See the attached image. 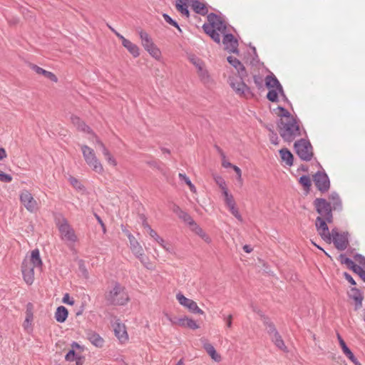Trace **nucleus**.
I'll return each instance as SVG.
<instances>
[{
	"instance_id": "f257e3e1",
	"label": "nucleus",
	"mask_w": 365,
	"mask_h": 365,
	"mask_svg": "<svg viewBox=\"0 0 365 365\" xmlns=\"http://www.w3.org/2000/svg\"><path fill=\"white\" fill-rule=\"evenodd\" d=\"M274 111L277 116L280 118L278 130L284 140L292 142L301 135L302 130L299 123L294 115L280 106L277 107Z\"/></svg>"
},
{
	"instance_id": "f03ea898",
	"label": "nucleus",
	"mask_w": 365,
	"mask_h": 365,
	"mask_svg": "<svg viewBox=\"0 0 365 365\" xmlns=\"http://www.w3.org/2000/svg\"><path fill=\"white\" fill-rule=\"evenodd\" d=\"M42 266V260L38 249L31 252L29 256H26L21 265V272L24 282L31 285L35 279V269H40Z\"/></svg>"
},
{
	"instance_id": "7ed1b4c3",
	"label": "nucleus",
	"mask_w": 365,
	"mask_h": 365,
	"mask_svg": "<svg viewBox=\"0 0 365 365\" xmlns=\"http://www.w3.org/2000/svg\"><path fill=\"white\" fill-rule=\"evenodd\" d=\"M204 31L215 42H220V34L226 29V26L221 18L216 14H210L207 16V23L202 26Z\"/></svg>"
},
{
	"instance_id": "20e7f679",
	"label": "nucleus",
	"mask_w": 365,
	"mask_h": 365,
	"mask_svg": "<svg viewBox=\"0 0 365 365\" xmlns=\"http://www.w3.org/2000/svg\"><path fill=\"white\" fill-rule=\"evenodd\" d=\"M83 160L86 165L95 173L102 175L105 172L104 166L95 150L86 144L80 145Z\"/></svg>"
},
{
	"instance_id": "39448f33",
	"label": "nucleus",
	"mask_w": 365,
	"mask_h": 365,
	"mask_svg": "<svg viewBox=\"0 0 365 365\" xmlns=\"http://www.w3.org/2000/svg\"><path fill=\"white\" fill-rule=\"evenodd\" d=\"M138 35L142 46L145 51L155 60L160 61L163 58L162 52L158 46L154 43L149 34L140 29L138 31Z\"/></svg>"
},
{
	"instance_id": "423d86ee",
	"label": "nucleus",
	"mask_w": 365,
	"mask_h": 365,
	"mask_svg": "<svg viewBox=\"0 0 365 365\" xmlns=\"http://www.w3.org/2000/svg\"><path fill=\"white\" fill-rule=\"evenodd\" d=\"M106 299L113 305H124L129 301L125 289L118 284H114L106 294Z\"/></svg>"
},
{
	"instance_id": "0eeeda50",
	"label": "nucleus",
	"mask_w": 365,
	"mask_h": 365,
	"mask_svg": "<svg viewBox=\"0 0 365 365\" xmlns=\"http://www.w3.org/2000/svg\"><path fill=\"white\" fill-rule=\"evenodd\" d=\"M314 205L317 213L319 215L318 217L324 218L329 223L332 222L333 208L331 207L330 203H329L325 199L317 198L314 201Z\"/></svg>"
},
{
	"instance_id": "6e6552de",
	"label": "nucleus",
	"mask_w": 365,
	"mask_h": 365,
	"mask_svg": "<svg viewBox=\"0 0 365 365\" xmlns=\"http://www.w3.org/2000/svg\"><path fill=\"white\" fill-rule=\"evenodd\" d=\"M19 200L21 205L29 212H35L38 210V203L34 197L31 191L23 189L19 193Z\"/></svg>"
},
{
	"instance_id": "1a4fd4ad",
	"label": "nucleus",
	"mask_w": 365,
	"mask_h": 365,
	"mask_svg": "<svg viewBox=\"0 0 365 365\" xmlns=\"http://www.w3.org/2000/svg\"><path fill=\"white\" fill-rule=\"evenodd\" d=\"M57 226L60 232L61 238L63 240L70 243L77 242L78 237L66 220L62 219L60 220Z\"/></svg>"
},
{
	"instance_id": "9d476101",
	"label": "nucleus",
	"mask_w": 365,
	"mask_h": 365,
	"mask_svg": "<svg viewBox=\"0 0 365 365\" xmlns=\"http://www.w3.org/2000/svg\"><path fill=\"white\" fill-rule=\"evenodd\" d=\"M91 137L92 143L98 145L102 148V153L107 165L111 168H116L118 165V161L114 155L95 133H91Z\"/></svg>"
},
{
	"instance_id": "9b49d317",
	"label": "nucleus",
	"mask_w": 365,
	"mask_h": 365,
	"mask_svg": "<svg viewBox=\"0 0 365 365\" xmlns=\"http://www.w3.org/2000/svg\"><path fill=\"white\" fill-rule=\"evenodd\" d=\"M230 84L235 93L242 97L250 98L252 96L250 88L239 76H232L230 78Z\"/></svg>"
},
{
	"instance_id": "f8f14e48",
	"label": "nucleus",
	"mask_w": 365,
	"mask_h": 365,
	"mask_svg": "<svg viewBox=\"0 0 365 365\" xmlns=\"http://www.w3.org/2000/svg\"><path fill=\"white\" fill-rule=\"evenodd\" d=\"M294 148L298 156L304 160H310L312 155V147L309 142L300 140L294 143Z\"/></svg>"
},
{
	"instance_id": "ddd939ff",
	"label": "nucleus",
	"mask_w": 365,
	"mask_h": 365,
	"mask_svg": "<svg viewBox=\"0 0 365 365\" xmlns=\"http://www.w3.org/2000/svg\"><path fill=\"white\" fill-rule=\"evenodd\" d=\"M176 299L178 303L190 312L198 314H204V312L200 309L197 304L192 299L186 297L184 294L179 292L176 294Z\"/></svg>"
},
{
	"instance_id": "4468645a",
	"label": "nucleus",
	"mask_w": 365,
	"mask_h": 365,
	"mask_svg": "<svg viewBox=\"0 0 365 365\" xmlns=\"http://www.w3.org/2000/svg\"><path fill=\"white\" fill-rule=\"evenodd\" d=\"M110 29L119 38V40H120L122 46L128 51V52L133 58H138L140 55V49L136 43L132 42L130 40L124 37L114 29L111 27H110Z\"/></svg>"
},
{
	"instance_id": "2eb2a0df",
	"label": "nucleus",
	"mask_w": 365,
	"mask_h": 365,
	"mask_svg": "<svg viewBox=\"0 0 365 365\" xmlns=\"http://www.w3.org/2000/svg\"><path fill=\"white\" fill-rule=\"evenodd\" d=\"M112 327L114 334L119 342L122 344L128 343L129 341V335L127 331L126 325L120 319H116L113 322Z\"/></svg>"
},
{
	"instance_id": "dca6fc26",
	"label": "nucleus",
	"mask_w": 365,
	"mask_h": 365,
	"mask_svg": "<svg viewBox=\"0 0 365 365\" xmlns=\"http://www.w3.org/2000/svg\"><path fill=\"white\" fill-rule=\"evenodd\" d=\"M327 223H329L324 218L317 217L315 222V226L319 235L327 243L331 242V233L329 230Z\"/></svg>"
},
{
	"instance_id": "f3484780",
	"label": "nucleus",
	"mask_w": 365,
	"mask_h": 365,
	"mask_svg": "<svg viewBox=\"0 0 365 365\" xmlns=\"http://www.w3.org/2000/svg\"><path fill=\"white\" fill-rule=\"evenodd\" d=\"M224 197V200L226 207L230 210L231 214L235 216L238 220L242 221V217L240 215L239 210L237 207L234 196L230 192L229 190L222 193Z\"/></svg>"
},
{
	"instance_id": "a211bd4d",
	"label": "nucleus",
	"mask_w": 365,
	"mask_h": 365,
	"mask_svg": "<svg viewBox=\"0 0 365 365\" xmlns=\"http://www.w3.org/2000/svg\"><path fill=\"white\" fill-rule=\"evenodd\" d=\"M167 317L173 325L179 326L182 328H188L192 330L200 328V325L197 322L187 316H184L178 320H173L168 314Z\"/></svg>"
},
{
	"instance_id": "6ab92c4d",
	"label": "nucleus",
	"mask_w": 365,
	"mask_h": 365,
	"mask_svg": "<svg viewBox=\"0 0 365 365\" xmlns=\"http://www.w3.org/2000/svg\"><path fill=\"white\" fill-rule=\"evenodd\" d=\"M34 307L32 303H28L26 307L25 319L23 322L22 327L27 332L33 331V322L34 319Z\"/></svg>"
},
{
	"instance_id": "aec40b11",
	"label": "nucleus",
	"mask_w": 365,
	"mask_h": 365,
	"mask_svg": "<svg viewBox=\"0 0 365 365\" xmlns=\"http://www.w3.org/2000/svg\"><path fill=\"white\" fill-rule=\"evenodd\" d=\"M184 216V219L187 220L190 225L192 226V231L197 235L204 242L207 244H210L212 242V239L210 235L205 232L199 225H197L194 221L191 219V217L187 215L186 213L182 212Z\"/></svg>"
},
{
	"instance_id": "412c9836",
	"label": "nucleus",
	"mask_w": 365,
	"mask_h": 365,
	"mask_svg": "<svg viewBox=\"0 0 365 365\" xmlns=\"http://www.w3.org/2000/svg\"><path fill=\"white\" fill-rule=\"evenodd\" d=\"M267 331L269 334L272 341L281 350H286L287 347L282 340L281 336L277 331L275 327L272 324H269L267 327Z\"/></svg>"
},
{
	"instance_id": "4be33fe9",
	"label": "nucleus",
	"mask_w": 365,
	"mask_h": 365,
	"mask_svg": "<svg viewBox=\"0 0 365 365\" xmlns=\"http://www.w3.org/2000/svg\"><path fill=\"white\" fill-rule=\"evenodd\" d=\"M331 242L333 241L335 247L339 250H344L347 247V240L346 237L339 234L336 230H332L331 233Z\"/></svg>"
},
{
	"instance_id": "5701e85b",
	"label": "nucleus",
	"mask_w": 365,
	"mask_h": 365,
	"mask_svg": "<svg viewBox=\"0 0 365 365\" xmlns=\"http://www.w3.org/2000/svg\"><path fill=\"white\" fill-rule=\"evenodd\" d=\"M29 68L37 75H39V76H44L46 78L48 79L49 81H51V82L53 83H57L58 81V77L56 76V74H54L53 73L51 72V71H46L45 69H43V68L36 65V64H34V63H31L29 65Z\"/></svg>"
},
{
	"instance_id": "b1692460",
	"label": "nucleus",
	"mask_w": 365,
	"mask_h": 365,
	"mask_svg": "<svg viewBox=\"0 0 365 365\" xmlns=\"http://www.w3.org/2000/svg\"><path fill=\"white\" fill-rule=\"evenodd\" d=\"M71 120L73 125H75L78 130L88 134V139L92 143L91 133H94L91 130L90 127L86 125V123L76 115H72L71 117Z\"/></svg>"
},
{
	"instance_id": "393cba45",
	"label": "nucleus",
	"mask_w": 365,
	"mask_h": 365,
	"mask_svg": "<svg viewBox=\"0 0 365 365\" xmlns=\"http://www.w3.org/2000/svg\"><path fill=\"white\" fill-rule=\"evenodd\" d=\"M314 182L317 187L322 192H326L329 187V180L326 175L321 173L314 176Z\"/></svg>"
},
{
	"instance_id": "a878e982",
	"label": "nucleus",
	"mask_w": 365,
	"mask_h": 365,
	"mask_svg": "<svg viewBox=\"0 0 365 365\" xmlns=\"http://www.w3.org/2000/svg\"><path fill=\"white\" fill-rule=\"evenodd\" d=\"M87 339L94 346L97 348H102L104 346V339L96 331H88L87 334Z\"/></svg>"
},
{
	"instance_id": "bb28decb",
	"label": "nucleus",
	"mask_w": 365,
	"mask_h": 365,
	"mask_svg": "<svg viewBox=\"0 0 365 365\" xmlns=\"http://www.w3.org/2000/svg\"><path fill=\"white\" fill-rule=\"evenodd\" d=\"M203 349L215 362L219 363L222 361L221 354L217 351V350L212 344L209 342L204 343Z\"/></svg>"
},
{
	"instance_id": "cd10ccee",
	"label": "nucleus",
	"mask_w": 365,
	"mask_h": 365,
	"mask_svg": "<svg viewBox=\"0 0 365 365\" xmlns=\"http://www.w3.org/2000/svg\"><path fill=\"white\" fill-rule=\"evenodd\" d=\"M130 250L134 255L143 263L145 264V259L148 258L145 255V252L143 247L138 242H136L130 245Z\"/></svg>"
},
{
	"instance_id": "c85d7f7f",
	"label": "nucleus",
	"mask_w": 365,
	"mask_h": 365,
	"mask_svg": "<svg viewBox=\"0 0 365 365\" xmlns=\"http://www.w3.org/2000/svg\"><path fill=\"white\" fill-rule=\"evenodd\" d=\"M65 359L67 361H76V365H83L84 357L81 356V353L76 352L75 350H69L65 356Z\"/></svg>"
},
{
	"instance_id": "c756f323",
	"label": "nucleus",
	"mask_w": 365,
	"mask_h": 365,
	"mask_svg": "<svg viewBox=\"0 0 365 365\" xmlns=\"http://www.w3.org/2000/svg\"><path fill=\"white\" fill-rule=\"evenodd\" d=\"M223 43L225 46V49L228 51L234 53L237 51V41L232 34H227L224 36Z\"/></svg>"
},
{
	"instance_id": "7c9ffc66",
	"label": "nucleus",
	"mask_w": 365,
	"mask_h": 365,
	"mask_svg": "<svg viewBox=\"0 0 365 365\" xmlns=\"http://www.w3.org/2000/svg\"><path fill=\"white\" fill-rule=\"evenodd\" d=\"M68 309L63 306H60L56 309L54 317L58 322L63 323L68 318Z\"/></svg>"
},
{
	"instance_id": "2f4dec72",
	"label": "nucleus",
	"mask_w": 365,
	"mask_h": 365,
	"mask_svg": "<svg viewBox=\"0 0 365 365\" xmlns=\"http://www.w3.org/2000/svg\"><path fill=\"white\" fill-rule=\"evenodd\" d=\"M265 85L269 90L282 88L279 81L273 75H269L266 77Z\"/></svg>"
},
{
	"instance_id": "473e14b6",
	"label": "nucleus",
	"mask_w": 365,
	"mask_h": 365,
	"mask_svg": "<svg viewBox=\"0 0 365 365\" xmlns=\"http://www.w3.org/2000/svg\"><path fill=\"white\" fill-rule=\"evenodd\" d=\"M349 297L353 299L356 304V309L360 308L362 305L363 297L357 289H351Z\"/></svg>"
},
{
	"instance_id": "72a5a7b5",
	"label": "nucleus",
	"mask_w": 365,
	"mask_h": 365,
	"mask_svg": "<svg viewBox=\"0 0 365 365\" xmlns=\"http://www.w3.org/2000/svg\"><path fill=\"white\" fill-rule=\"evenodd\" d=\"M284 96L282 88L269 90L267 97L272 102H277L279 96Z\"/></svg>"
},
{
	"instance_id": "f704fd0d",
	"label": "nucleus",
	"mask_w": 365,
	"mask_h": 365,
	"mask_svg": "<svg viewBox=\"0 0 365 365\" xmlns=\"http://www.w3.org/2000/svg\"><path fill=\"white\" fill-rule=\"evenodd\" d=\"M329 203L333 210L341 208V202L338 194L333 192L329 196Z\"/></svg>"
},
{
	"instance_id": "c9c22d12",
	"label": "nucleus",
	"mask_w": 365,
	"mask_h": 365,
	"mask_svg": "<svg viewBox=\"0 0 365 365\" xmlns=\"http://www.w3.org/2000/svg\"><path fill=\"white\" fill-rule=\"evenodd\" d=\"M279 154L282 160L286 163L287 165L293 164V155L287 149H282L279 150Z\"/></svg>"
},
{
	"instance_id": "e433bc0d",
	"label": "nucleus",
	"mask_w": 365,
	"mask_h": 365,
	"mask_svg": "<svg viewBox=\"0 0 365 365\" xmlns=\"http://www.w3.org/2000/svg\"><path fill=\"white\" fill-rule=\"evenodd\" d=\"M191 7L194 9L195 11L200 14H205L207 12V9L205 4L197 0H193Z\"/></svg>"
},
{
	"instance_id": "4c0bfd02",
	"label": "nucleus",
	"mask_w": 365,
	"mask_h": 365,
	"mask_svg": "<svg viewBox=\"0 0 365 365\" xmlns=\"http://www.w3.org/2000/svg\"><path fill=\"white\" fill-rule=\"evenodd\" d=\"M227 61L237 70L240 75H243L242 71L245 70L244 66L237 58L232 56H229L227 57Z\"/></svg>"
},
{
	"instance_id": "58836bf2",
	"label": "nucleus",
	"mask_w": 365,
	"mask_h": 365,
	"mask_svg": "<svg viewBox=\"0 0 365 365\" xmlns=\"http://www.w3.org/2000/svg\"><path fill=\"white\" fill-rule=\"evenodd\" d=\"M178 177L182 181L185 182V183L189 187V188L192 192H193V193L197 192L195 186L192 183L190 178L185 174L180 173L178 174Z\"/></svg>"
},
{
	"instance_id": "ea45409f",
	"label": "nucleus",
	"mask_w": 365,
	"mask_h": 365,
	"mask_svg": "<svg viewBox=\"0 0 365 365\" xmlns=\"http://www.w3.org/2000/svg\"><path fill=\"white\" fill-rule=\"evenodd\" d=\"M215 183L220 187L222 193L228 190V187L227 186L226 182L225 180L220 176H216L214 178Z\"/></svg>"
},
{
	"instance_id": "a19ab883",
	"label": "nucleus",
	"mask_w": 365,
	"mask_h": 365,
	"mask_svg": "<svg viewBox=\"0 0 365 365\" xmlns=\"http://www.w3.org/2000/svg\"><path fill=\"white\" fill-rule=\"evenodd\" d=\"M68 182L76 190H81L83 189V186L81 182L77 178L73 176L69 177Z\"/></svg>"
},
{
	"instance_id": "79ce46f5",
	"label": "nucleus",
	"mask_w": 365,
	"mask_h": 365,
	"mask_svg": "<svg viewBox=\"0 0 365 365\" xmlns=\"http://www.w3.org/2000/svg\"><path fill=\"white\" fill-rule=\"evenodd\" d=\"M299 182L306 190H309L312 185L310 178L307 175L302 176L299 178Z\"/></svg>"
},
{
	"instance_id": "37998d69",
	"label": "nucleus",
	"mask_w": 365,
	"mask_h": 365,
	"mask_svg": "<svg viewBox=\"0 0 365 365\" xmlns=\"http://www.w3.org/2000/svg\"><path fill=\"white\" fill-rule=\"evenodd\" d=\"M197 71L198 76L200 77L201 79L206 80L207 78H208L209 75L207 71L205 68V64L200 67L199 68H197Z\"/></svg>"
},
{
	"instance_id": "c03bdc74",
	"label": "nucleus",
	"mask_w": 365,
	"mask_h": 365,
	"mask_svg": "<svg viewBox=\"0 0 365 365\" xmlns=\"http://www.w3.org/2000/svg\"><path fill=\"white\" fill-rule=\"evenodd\" d=\"M188 7L187 6H184L181 4L176 3V9L177 10L180 12L182 15L185 16L186 17L189 16V11Z\"/></svg>"
},
{
	"instance_id": "a18cd8bd",
	"label": "nucleus",
	"mask_w": 365,
	"mask_h": 365,
	"mask_svg": "<svg viewBox=\"0 0 365 365\" xmlns=\"http://www.w3.org/2000/svg\"><path fill=\"white\" fill-rule=\"evenodd\" d=\"M189 59L197 69L205 64L202 60L195 56H190Z\"/></svg>"
},
{
	"instance_id": "49530a36",
	"label": "nucleus",
	"mask_w": 365,
	"mask_h": 365,
	"mask_svg": "<svg viewBox=\"0 0 365 365\" xmlns=\"http://www.w3.org/2000/svg\"><path fill=\"white\" fill-rule=\"evenodd\" d=\"M13 180L11 175L5 173L0 170V181L4 182H10Z\"/></svg>"
},
{
	"instance_id": "de8ad7c7",
	"label": "nucleus",
	"mask_w": 365,
	"mask_h": 365,
	"mask_svg": "<svg viewBox=\"0 0 365 365\" xmlns=\"http://www.w3.org/2000/svg\"><path fill=\"white\" fill-rule=\"evenodd\" d=\"M352 268L354 272L358 274L360 277L365 281V271H364L360 266L356 264H354Z\"/></svg>"
},
{
	"instance_id": "09e8293b",
	"label": "nucleus",
	"mask_w": 365,
	"mask_h": 365,
	"mask_svg": "<svg viewBox=\"0 0 365 365\" xmlns=\"http://www.w3.org/2000/svg\"><path fill=\"white\" fill-rule=\"evenodd\" d=\"M62 302L64 304H69V305H71V306L74 304V300L71 298L69 294H68V293H66L63 295V299H62Z\"/></svg>"
},
{
	"instance_id": "8fccbe9b",
	"label": "nucleus",
	"mask_w": 365,
	"mask_h": 365,
	"mask_svg": "<svg viewBox=\"0 0 365 365\" xmlns=\"http://www.w3.org/2000/svg\"><path fill=\"white\" fill-rule=\"evenodd\" d=\"M150 236L153 238L158 244L163 242V239L160 237L155 230H150Z\"/></svg>"
},
{
	"instance_id": "3c124183",
	"label": "nucleus",
	"mask_w": 365,
	"mask_h": 365,
	"mask_svg": "<svg viewBox=\"0 0 365 365\" xmlns=\"http://www.w3.org/2000/svg\"><path fill=\"white\" fill-rule=\"evenodd\" d=\"M222 166L225 168H232L234 166L231 163H230L225 155L224 154H222Z\"/></svg>"
},
{
	"instance_id": "603ef678",
	"label": "nucleus",
	"mask_w": 365,
	"mask_h": 365,
	"mask_svg": "<svg viewBox=\"0 0 365 365\" xmlns=\"http://www.w3.org/2000/svg\"><path fill=\"white\" fill-rule=\"evenodd\" d=\"M232 169L235 170V172L237 174V180L240 183H242V170H241V169L239 167L236 166V165H234L232 167Z\"/></svg>"
},
{
	"instance_id": "864d4df0",
	"label": "nucleus",
	"mask_w": 365,
	"mask_h": 365,
	"mask_svg": "<svg viewBox=\"0 0 365 365\" xmlns=\"http://www.w3.org/2000/svg\"><path fill=\"white\" fill-rule=\"evenodd\" d=\"M346 356L355 365H361L360 362L357 360V359L354 356L351 351L346 354Z\"/></svg>"
},
{
	"instance_id": "5fc2aeb1",
	"label": "nucleus",
	"mask_w": 365,
	"mask_h": 365,
	"mask_svg": "<svg viewBox=\"0 0 365 365\" xmlns=\"http://www.w3.org/2000/svg\"><path fill=\"white\" fill-rule=\"evenodd\" d=\"M224 321L226 324V327L227 329H231L232 325V314H229L227 317H224Z\"/></svg>"
},
{
	"instance_id": "6e6d98bb",
	"label": "nucleus",
	"mask_w": 365,
	"mask_h": 365,
	"mask_svg": "<svg viewBox=\"0 0 365 365\" xmlns=\"http://www.w3.org/2000/svg\"><path fill=\"white\" fill-rule=\"evenodd\" d=\"M163 18H164V19L165 20L166 22H168V24L175 26L179 30H180L179 26H178V24L175 21H173L168 14H163Z\"/></svg>"
},
{
	"instance_id": "4d7b16f0",
	"label": "nucleus",
	"mask_w": 365,
	"mask_h": 365,
	"mask_svg": "<svg viewBox=\"0 0 365 365\" xmlns=\"http://www.w3.org/2000/svg\"><path fill=\"white\" fill-rule=\"evenodd\" d=\"M163 249H165L166 251L169 252H172L173 251V247L170 244L165 242V241L163 240V243L159 244Z\"/></svg>"
},
{
	"instance_id": "13d9d810",
	"label": "nucleus",
	"mask_w": 365,
	"mask_h": 365,
	"mask_svg": "<svg viewBox=\"0 0 365 365\" xmlns=\"http://www.w3.org/2000/svg\"><path fill=\"white\" fill-rule=\"evenodd\" d=\"M71 346V350H75L76 351V350H79L80 353H82L83 351V350H84L83 347L81 346V345H79L76 342L72 343Z\"/></svg>"
},
{
	"instance_id": "bf43d9fd",
	"label": "nucleus",
	"mask_w": 365,
	"mask_h": 365,
	"mask_svg": "<svg viewBox=\"0 0 365 365\" xmlns=\"http://www.w3.org/2000/svg\"><path fill=\"white\" fill-rule=\"evenodd\" d=\"M337 339H338V341H339V345L342 349V351H344V349L349 348L345 341H344V339L341 338V336H340L339 334H337Z\"/></svg>"
},
{
	"instance_id": "052dcab7",
	"label": "nucleus",
	"mask_w": 365,
	"mask_h": 365,
	"mask_svg": "<svg viewBox=\"0 0 365 365\" xmlns=\"http://www.w3.org/2000/svg\"><path fill=\"white\" fill-rule=\"evenodd\" d=\"M337 339H338V341H339V345L342 349V351H344V349L349 348L345 341H344V339L341 338V336H340L339 334H337Z\"/></svg>"
},
{
	"instance_id": "680f3d73",
	"label": "nucleus",
	"mask_w": 365,
	"mask_h": 365,
	"mask_svg": "<svg viewBox=\"0 0 365 365\" xmlns=\"http://www.w3.org/2000/svg\"><path fill=\"white\" fill-rule=\"evenodd\" d=\"M193 0H178L176 3L181 4L184 6H191Z\"/></svg>"
},
{
	"instance_id": "e2e57ef3",
	"label": "nucleus",
	"mask_w": 365,
	"mask_h": 365,
	"mask_svg": "<svg viewBox=\"0 0 365 365\" xmlns=\"http://www.w3.org/2000/svg\"><path fill=\"white\" fill-rule=\"evenodd\" d=\"M254 81L258 88H261L262 86V79L261 78L255 76Z\"/></svg>"
},
{
	"instance_id": "0e129e2a",
	"label": "nucleus",
	"mask_w": 365,
	"mask_h": 365,
	"mask_svg": "<svg viewBox=\"0 0 365 365\" xmlns=\"http://www.w3.org/2000/svg\"><path fill=\"white\" fill-rule=\"evenodd\" d=\"M344 275L346 279L348 282H349L351 284H353V285L356 284L355 281L354 280V279L351 277V276L350 274L345 272Z\"/></svg>"
},
{
	"instance_id": "69168bd1",
	"label": "nucleus",
	"mask_w": 365,
	"mask_h": 365,
	"mask_svg": "<svg viewBox=\"0 0 365 365\" xmlns=\"http://www.w3.org/2000/svg\"><path fill=\"white\" fill-rule=\"evenodd\" d=\"M7 156L6 150L3 148H0V160L6 158Z\"/></svg>"
},
{
	"instance_id": "338daca9",
	"label": "nucleus",
	"mask_w": 365,
	"mask_h": 365,
	"mask_svg": "<svg viewBox=\"0 0 365 365\" xmlns=\"http://www.w3.org/2000/svg\"><path fill=\"white\" fill-rule=\"evenodd\" d=\"M128 240H129L130 245L133 244L134 242H138V240L135 238V237L132 234H130V233H129L128 235Z\"/></svg>"
},
{
	"instance_id": "774afa93",
	"label": "nucleus",
	"mask_w": 365,
	"mask_h": 365,
	"mask_svg": "<svg viewBox=\"0 0 365 365\" xmlns=\"http://www.w3.org/2000/svg\"><path fill=\"white\" fill-rule=\"evenodd\" d=\"M270 140L272 142V143L274 144V145H277L278 144V138L277 136L276 135V134H274L271 138H270Z\"/></svg>"
}]
</instances>
